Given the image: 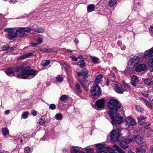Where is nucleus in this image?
I'll return each instance as SVG.
<instances>
[{
    "label": "nucleus",
    "instance_id": "obj_1",
    "mask_svg": "<svg viewBox=\"0 0 153 153\" xmlns=\"http://www.w3.org/2000/svg\"><path fill=\"white\" fill-rule=\"evenodd\" d=\"M37 74L36 71L34 69H30L29 66L26 67L23 71L22 75H18L17 78L22 79H26L29 76L34 77Z\"/></svg>",
    "mask_w": 153,
    "mask_h": 153
},
{
    "label": "nucleus",
    "instance_id": "obj_2",
    "mask_svg": "<svg viewBox=\"0 0 153 153\" xmlns=\"http://www.w3.org/2000/svg\"><path fill=\"white\" fill-rule=\"evenodd\" d=\"M108 107L112 113H116L120 108V105L118 101L115 100H110L107 104Z\"/></svg>",
    "mask_w": 153,
    "mask_h": 153
},
{
    "label": "nucleus",
    "instance_id": "obj_3",
    "mask_svg": "<svg viewBox=\"0 0 153 153\" xmlns=\"http://www.w3.org/2000/svg\"><path fill=\"white\" fill-rule=\"evenodd\" d=\"M108 114L110 116L111 123L113 126H116L117 124H120L123 123V117L118 114H117L114 116V114L110 111L108 112Z\"/></svg>",
    "mask_w": 153,
    "mask_h": 153
},
{
    "label": "nucleus",
    "instance_id": "obj_4",
    "mask_svg": "<svg viewBox=\"0 0 153 153\" xmlns=\"http://www.w3.org/2000/svg\"><path fill=\"white\" fill-rule=\"evenodd\" d=\"M4 31L7 33V37L9 39L13 40L18 36L16 28H7L5 29Z\"/></svg>",
    "mask_w": 153,
    "mask_h": 153
},
{
    "label": "nucleus",
    "instance_id": "obj_5",
    "mask_svg": "<svg viewBox=\"0 0 153 153\" xmlns=\"http://www.w3.org/2000/svg\"><path fill=\"white\" fill-rule=\"evenodd\" d=\"M120 130L117 128L113 130L111 132V141L114 142H119L121 138V136L120 132Z\"/></svg>",
    "mask_w": 153,
    "mask_h": 153
},
{
    "label": "nucleus",
    "instance_id": "obj_6",
    "mask_svg": "<svg viewBox=\"0 0 153 153\" xmlns=\"http://www.w3.org/2000/svg\"><path fill=\"white\" fill-rule=\"evenodd\" d=\"M16 30L19 36L20 37H22L23 36L27 35L26 33L30 32L31 30V29L29 27H19L16 28Z\"/></svg>",
    "mask_w": 153,
    "mask_h": 153
},
{
    "label": "nucleus",
    "instance_id": "obj_7",
    "mask_svg": "<svg viewBox=\"0 0 153 153\" xmlns=\"http://www.w3.org/2000/svg\"><path fill=\"white\" fill-rule=\"evenodd\" d=\"M140 61V58L138 56H135L130 60L128 65L130 68H133Z\"/></svg>",
    "mask_w": 153,
    "mask_h": 153
},
{
    "label": "nucleus",
    "instance_id": "obj_8",
    "mask_svg": "<svg viewBox=\"0 0 153 153\" xmlns=\"http://www.w3.org/2000/svg\"><path fill=\"white\" fill-rule=\"evenodd\" d=\"M90 92L94 97L99 96L101 94L100 89L99 85L96 84L93 85Z\"/></svg>",
    "mask_w": 153,
    "mask_h": 153
},
{
    "label": "nucleus",
    "instance_id": "obj_9",
    "mask_svg": "<svg viewBox=\"0 0 153 153\" xmlns=\"http://www.w3.org/2000/svg\"><path fill=\"white\" fill-rule=\"evenodd\" d=\"M112 85L114 86V89L115 91L119 94H122L124 92V89L123 88V86L121 85H119L118 83H113Z\"/></svg>",
    "mask_w": 153,
    "mask_h": 153
},
{
    "label": "nucleus",
    "instance_id": "obj_10",
    "mask_svg": "<svg viewBox=\"0 0 153 153\" xmlns=\"http://www.w3.org/2000/svg\"><path fill=\"white\" fill-rule=\"evenodd\" d=\"M126 123L125 125L129 127L131 126H133L136 124L135 120L132 117H128L127 118L125 121Z\"/></svg>",
    "mask_w": 153,
    "mask_h": 153
},
{
    "label": "nucleus",
    "instance_id": "obj_11",
    "mask_svg": "<svg viewBox=\"0 0 153 153\" xmlns=\"http://www.w3.org/2000/svg\"><path fill=\"white\" fill-rule=\"evenodd\" d=\"M105 100L104 99H102L97 100L96 103V106L97 110L102 109L104 106Z\"/></svg>",
    "mask_w": 153,
    "mask_h": 153
},
{
    "label": "nucleus",
    "instance_id": "obj_12",
    "mask_svg": "<svg viewBox=\"0 0 153 153\" xmlns=\"http://www.w3.org/2000/svg\"><path fill=\"white\" fill-rule=\"evenodd\" d=\"M25 67L24 65H21L19 66H17L16 67L14 68V70L15 72H16L17 74V77L18 75H22V73L24 70Z\"/></svg>",
    "mask_w": 153,
    "mask_h": 153
},
{
    "label": "nucleus",
    "instance_id": "obj_13",
    "mask_svg": "<svg viewBox=\"0 0 153 153\" xmlns=\"http://www.w3.org/2000/svg\"><path fill=\"white\" fill-rule=\"evenodd\" d=\"M97 153H108L105 150V146L104 145L100 144H96Z\"/></svg>",
    "mask_w": 153,
    "mask_h": 153
},
{
    "label": "nucleus",
    "instance_id": "obj_14",
    "mask_svg": "<svg viewBox=\"0 0 153 153\" xmlns=\"http://www.w3.org/2000/svg\"><path fill=\"white\" fill-rule=\"evenodd\" d=\"M144 56L146 59L153 57V47L149 50L146 51L144 54Z\"/></svg>",
    "mask_w": 153,
    "mask_h": 153
},
{
    "label": "nucleus",
    "instance_id": "obj_15",
    "mask_svg": "<svg viewBox=\"0 0 153 153\" xmlns=\"http://www.w3.org/2000/svg\"><path fill=\"white\" fill-rule=\"evenodd\" d=\"M146 68V66L145 64H140L136 67L135 70L137 72H140L145 70Z\"/></svg>",
    "mask_w": 153,
    "mask_h": 153
},
{
    "label": "nucleus",
    "instance_id": "obj_16",
    "mask_svg": "<svg viewBox=\"0 0 153 153\" xmlns=\"http://www.w3.org/2000/svg\"><path fill=\"white\" fill-rule=\"evenodd\" d=\"M34 51H32L30 52L27 53L22 56L19 57V59H23L29 57L30 56H33L35 53Z\"/></svg>",
    "mask_w": 153,
    "mask_h": 153
},
{
    "label": "nucleus",
    "instance_id": "obj_17",
    "mask_svg": "<svg viewBox=\"0 0 153 153\" xmlns=\"http://www.w3.org/2000/svg\"><path fill=\"white\" fill-rule=\"evenodd\" d=\"M88 73V71L86 68H84L80 72H78L77 75L78 76H81L83 77L86 76Z\"/></svg>",
    "mask_w": 153,
    "mask_h": 153
},
{
    "label": "nucleus",
    "instance_id": "obj_18",
    "mask_svg": "<svg viewBox=\"0 0 153 153\" xmlns=\"http://www.w3.org/2000/svg\"><path fill=\"white\" fill-rule=\"evenodd\" d=\"M138 81V77L136 75L133 76L131 78V85L134 87H135Z\"/></svg>",
    "mask_w": 153,
    "mask_h": 153
},
{
    "label": "nucleus",
    "instance_id": "obj_19",
    "mask_svg": "<svg viewBox=\"0 0 153 153\" xmlns=\"http://www.w3.org/2000/svg\"><path fill=\"white\" fill-rule=\"evenodd\" d=\"M89 81V80L87 79L86 76H84L83 77V78L82 79V82L81 83L82 86L87 91H88V85H85V83Z\"/></svg>",
    "mask_w": 153,
    "mask_h": 153
},
{
    "label": "nucleus",
    "instance_id": "obj_20",
    "mask_svg": "<svg viewBox=\"0 0 153 153\" xmlns=\"http://www.w3.org/2000/svg\"><path fill=\"white\" fill-rule=\"evenodd\" d=\"M137 138V135H135L133 136L132 138H127L124 141L127 145H128V144L131 143L134 140L136 139Z\"/></svg>",
    "mask_w": 153,
    "mask_h": 153
},
{
    "label": "nucleus",
    "instance_id": "obj_21",
    "mask_svg": "<svg viewBox=\"0 0 153 153\" xmlns=\"http://www.w3.org/2000/svg\"><path fill=\"white\" fill-rule=\"evenodd\" d=\"M103 77V75L101 74L97 75L96 78L95 83L97 84L100 83L102 81Z\"/></svg>",
    "mask_w": 153,
    "mask_h": 153
},
{
    "label": "nucleus",
    "instance_id": "obj_22",
    "mask_svg": "<svg viewBox=\"0 0 153 153\" xmlns=\"http://www.w3.org/2000/svg\"><path fill=\"white\" fill-rule=\"evenodd\" d=\"M137 136V138L136 139L134 140L135 141L140 144H142L145 141V140L142 137H139L138 134L136 135Z\"/></svg>",
    "mask_w": 153,
    "mask_h": 153
},
{
    "label": "nucleus",
    "instance_id": "obj_23",
    "mask_svg": "<svg viewBox=\"0 0 153 153\" xmlns=\"http://www.w3.org/2000/svg\"><path fill=\"white\" fill-rule=\"evenodd\" d=\"M122 85L123 87V88L124 89V91H128V90H131V87L124 81H123Z\"/></svg>",
    "mask_w": 153,
    "mask_h": 153
},
{
    "label": "nucleus",
    "instance_id": "obj_24",
    "mask_svg": "<svg viewBox=\"0 0 153 153\" xmlns=\"http://www.w3.org/2000/svg\"><path fill=\"white\" fill-rule=\"evenodd\" d=\"M15 72L14 68H10L7 69L6 73L8 76H11V75H14Z\"/></svg>",
    "mask_w": 153,
    "mask_h": 153
},
{
    "label": "nucleus",
    "instance_id": "obj_25",
    "mask_svg": "<svg viewBox=\"0 0 153 153\" xmlns=\"http://www.w3.org/2000/svg\"><path fill=\"white\" fill-rule=\"evenodd\" d=\"M146 151V149L144 146H142L139 148H136V153H145Z\"/></svg>",
    "mask_w": 153,
    "mask_h": 153
},
{
    "label": "nucleus",
    "instance_id": "obj_26",
    "mask_svg": "<svg viewBox=\"0 0 153 153\" xmlns=\"http://www.w3.org/2000/svg\"><path fill=\"white\" fill-rule=\"evenodd\" d=\"M80 150V148L77 146H73L71 149V153H77Z\"/></svg>",
    "mask_w": 153,
    "mask_h": 153
},
{
    "label": "nucleus",
    "instance_id": "obj_27",
    "mask_svg": "<svg viewBox=\"0 0 153 153\" xmlns=\"http://www.w3.org/2000/svg\"><path fill=\"white\" fill-rule=\"evenodd\" d=\"M145 83L148 85H152L153 82L152 79L150 78L146 79L144 80Z\"/></svg>",
    "mask_w": 153,
    "mask_h": 153
},
{
    "label": "nucleus",
    "instance_id": "obj_28",
    "mask_svg": "<svg viewBox=\"0 0 153 153\" xmlns=\"http://www.w3.org/2000/svg\"><path fill=\"white\" fill-rule=\"evenodd\" d=\"M87 11L91 12L94 10V5L93 4H90L87 7Z\"/></svg>",
    "mask_w": 153,
    "mask_h": 153
},
{
    "label": "nucleus",
    "instance_id": "obj_29",
    "mask_svg": "<svg viewBox=\"0 0 153 153\" xmlns=\"http://www.w3.org/2000/svg\"><path fill=\"white\" fill-rule=\"evenodd\" d=\"M86 59L85 58H83L80 62H79L78 63V65L81 68H83L85 66V60Z\"/></svg>",
    "mask_w": 153,
    "mask_h": 153
},
{
    "label": "nucleus",
    "instance_id": "obj_30",
    "mask_svg": "<svg viewBox=\"0 0 153 153\" xmlns=\"http://www.w3.org/2000/svg\"><path fill=\"white\" fill-rule=\"evenodd\" d=\"M148 65L149 67L153 68L150 70V71L153 72V58L149 59L148 61Z\"/></svg>",
    "mask_w": 153,
    "mask_h": 153
},
{
    "label": "nucleus",
    "instance_id": "obj_31",
    "mask_svg": "<svg viewBox=\"0 0 153 153\" xmlns=\"http://www.w3.org/2000/svg\"><path fill=\"white\" fill-rule=\"evenodd\" d=\"M51 48H42L40 49V51L42 53H49L51 51Z\"/></svg>",
    "mask_w": 153,
    "mask_h": 153
},
{
    "label": "nucleus",
    "instance_id": "obj_32",
    "mask_svg": "<svg viewBox=\"0 0 153 153\" xmlns=\"http://www.w3.org/2000/svg\"><path fill=\"white\" fill-rule=\"evenodd\" d=\"M50 63V61L49 60H43L42 61L41 65L43 66H46L48 65Z\"/></svg>",
    "mask_w": 153,
    "mask_h": 153
},
{
    "label": "nucleus",
    "instance_id": "obj_33",
    "mask_svg": "<svg viewBox=\"0 0 153 153\" xmlns=\"http://www.w3.org/2000/svg\"><path fill=\"white\" fill-rule=\"evenodd\" d=\"M120 145L121 147L124 149L127 148L128 146L124 141H121L120 143Z\"/></svg>",
    "mask_w": 153,
    "mask_h": 153
},
{
    "label": "nucleus",
    "instance_id": "obj_34",
    "mask_svg": "<svg viewBox=\"0 0 153 153\" xmlns=\"http://www.w3.org/2000/svg\"><path fill=\"white\" fill-rule=\"evenodd\" d=\"M135 108L139 112H142L144 111V109L140 105H137Z\"/></svg>",
    "mask_w": 153,
    "mask_h": 153
},
{
    "label": "nucleus",
    "instance_id": "obj_35",
    "mask_svg": "<svg viewBox=\"0 0 153 153\" xmlns=\"http://www.w3.org/2000/svg\"><path fill=\"white\" fill-rule=\"evenodd\" d=\"M117 0H110L109 1V5L110 7L114 6L116 3Z\"/></svg>",
    "mask_w": 153,
    "mask_h": 153
},
{
    "label": "nucleus",
    "instance_id": "obj_36",
    "mask_svg": "<svg viewBox=\"0 0 153 153\" xmlns=\"http://www.w3.org/2000/svg\"><path fill=\"white\" fill-rule=\"evenodd\" d=\"M9 133L8 129L7 128H4L2 130V133L4 136L7 135Z\"/></svg>",
    "mask_w": 153,
    "mask_h": 153
},
{
    "label": "nucleus",
    "instance_id": "obj_37",
    "mask_svg": "<svg viewBox=\"0 0 153 153\" xmlns=\"http://www.w3.org/2000/svg\"><path fill=\"white\" fill-rule=\"evenodd\" d=\"M55 119L57 120H60L62 119V115L60 113L56 114L55 116Z\"/></svg>",
    "mask_w": 153,
    "mask_h": 153
},
{
    "label": "nucleus",
    "instance_id": "obj_38",
    "mask_svg": "<svg viewBox=\"0 0 153 153\" xmlns=\"http://www.w3.org/2000/svg\"><path fill=\"white\" fill-rule=\"evenodd\" d=\"M145 103L146 105L149 108H152V105L147 100H145Z\"/></svg>",
    "mask_w": 153,
    "mask_h": 153
},
{
    "label": "nucleus",
    "instance_id": "obj_39",
    "mask_svg": "<svg viewBox=\"0 0 153 153\" xmlns=\"http://www.w3.org/2000/svg\"><path fill=\"white\" fill-rule=\"evenodd\" d=\"M105 149L108 150L109 153H116L115 150L111 148L107 147Z\"/></svg>",
    "mask_w": 153,
    "mask_h": 153
},
{
    "label": "nucleus",
    "instance_id": "obj_40",
    "mask_svg": "<svg viewBox=\"0 0 153 153\" xmlns=\"http://www.w3.org/2000/svg\"><path fill=\"white\" fill-rule=\"evenodd\" d=\"M28 113H29L27 111L24 112L22 115V117L24 119L27 118L28 117Z\"/></svg>",
    "mask_w": 153,
    "mask_h": 153
},
{
    "label": "nucleus",
    "instance_id": "obj_41",
    "mask_svg": "<svg viewBox=\"0 0 153 153\" xmlns=\"http://www.w3.org/2000/svg\"><path fill=\"white\" fill-rule=\"evenodd\" d=\"M76 91L78 93H80L82 92L81 89L80 88V85L78 84H76Z\"/></svg>",
    "mask_w": 153,
    "mask_h": 153
},
{
    "label": "nucleus",
    "instance_id": "obj_42",
    "mask_svg": "<svg viewBox=\"0 0 153 153\" xmlns=\"http://www.w3.org/2000/svg\"><path fill=\"white\" fill-rule=\"evenodd\" d=\"M68 97L66 95L62 96L60 98V100L62 101H64L67 99Z\"/></svg>",
    "mask_w": 153,
    "mask_h": 153
},
{
    "label": "nucleus",
    "instance_id": "obj_43",
    "mask_svg": "<svg viewBox=\"0 0 153 153\" xmlns=\"http://www.w3.org/2000/svg\"><path fill=\"white\" fill-rule=\"evenodd\" d=\"M90 57L92 58V61L94 63L96 64L98 60V59L97 58L92 56H90Z\"/></svg>",
    "mask_w": 153,
    "mask_h": 153
},
{
    "label": "nucleus",
    "instance_id": "obj_44",
    "mask_svg": "<svg viewBox=\"0 0 153 153\" xmlns=\"http://www.w3.org/2000/svg\"><path fill=\"white\" fill-rule=\"evenodd\" d=\"M44 31V29L43 28L41 27L34 30L35 32H37L39 33H43Z\"/></svg>",
    "mask_w": 153,
    "mask_h": 153
},
{
    "label": "nucleus",
    "instance_id": "obj_45",
    "mask_svg": "<svg viewBox=\"0 0 153 153\" xmlns=\"http://www.w3.org/2000/svg\"><path fill=\"white\" fill-rule=\"evenodd\" d=\"M145 119V117L143 116H140L139 117L137 118L139 124H141L140 123V121L143 120H144Z\"/></svg>",
    "mask_w": 153,
    "mask_h": 153
},
{
    "label": "nucleus",
    "instance_id": "obj_46",
    "mask_svg": "<svg viewBox=\"0 0 153 153\" xmlns=\"http://www.w3.org/2000/svg\"><path fill=\"white\" fill-rule=\"evenodd\" d=\"M36 41L37 42V44H38V45H39L42 42L43 39L39 37L36 40Z\"/></svg>",
    "mask_w": 153,
    "mask_h": 153
},
{
    "label": "nucleus",
    "instance_id": "obj_47",
    "mask_svg": "<svg viewBox=\"0 0 153 153\" xmlns=\"http://www.w3.org/2000/svg\"><path fill=\"white\" fill-rule=\"evenodd\" d=\"M62 65L63 66V68L66 71L67 70V69L69 66V65L66 63L63 62L62 63Z\"/></svg>",
    "mask_w": 153,
    "mask_h": 153
},
{
    "label": "nucleus",
    "instance_id": "obj_48",
    "mask_svg": "<svg viewBox=\"0 0 153 153\" xmlns=\"http://www.w3.org/2000/svg\"><path fill=\"white\" fill-rule=\"evenodd\" d=\"M56 80L59 82H62L63 80V78L61 76L59 75L56 77Z\"/></svg>",
    "mask_w": 153,
    "mask_h": 153
},
{
    "label": "nucleus",
    "instance_id": "obj_49",
    "mask_svg": "<svg viewBox=\"0 0 153 153\" xmlns=\"http://www.w3.org/2000/svg\"><path fill=\"white\" fill-rule=\"evenodd\" d=\"M49 108L50 109L54 110L56 108V106L54 104H51L50 105Z\"/></svg>",
    "mask_w": 153,
    "mask_h": 153
},
{
    "label": "nucleus",
    "instance_id": "obj_50",
    "mask_svg": "<svg viewBox=\"0 0 153 153\" xmlns=\"http://www.w3.org/2000/svg\"><path fill=\"white\" fill-rule=\"evenodd\" d=\"M45 123L46 122L42 119H40L39 121V123L42 125H44L45 124Z\"/></svg>",
    "mask_w": 153,
    "mask_h": 153
},
{
    "label": "nucleus",
    "instance_id": "obj_51",
    "mask_svg": "<svg viewBox=\"0 0 153 153\" xmlns=\"http://www.w3.org/2000/svg\"><path fill=\"white\" fill-rule=\"evenodd\" d=\"M85 150L87 153H93L94 150L92 149H86Z\"/></svg>",
    "mask_w": 153,
    "mask_h": 153
},
{
    "label": "nucleus",
    "instance_id": "obj_52",
    "mask_svg": "<svg viewBox=\"0 0 153 153\" xmlns=\"http://www.w3.org/2000/svg\"><path fill=\"white\" fill-rule=\"evenodd\" d=\"M30 150V148L29 147H26L24 149L25 152L28 153Z\"/></svg>",
    "mask_w": 153,
    "mask_h": 153
},
{
    "label": "nucleus",
    "instance_id": "obj_53",
    "mask_svg": "<svg viewBox=\"0 0 153 153\" xmlns=\"http://www.w3.org/2000/svg\"><path fill=\"white\" fill-rule=\"evenodd\" d=\"M29 44L31 45V46L33 47H36L38 45L37 42L35 43L33 42H30Z\"/></svg>",
    "mask_w": 153,
    "mask_h": 153
},
{
    "label": "nucleus",
    "instance_id": "obj_54",
    "mask_svg": "<svg viewBox=\"0 0 153 153\" xmlns=\"http://www.w3.org/2000/svg\"><path fill=\"white\" fill-rule=\"evenodd\" d=\"M32 114L34 116H36L37 115V112L35 110H33L31 112Z\"/></svg>",
    "mask_w": 153,
    "mask_h": 153
},
{
    "label": "nucleus",
    "instance_id": "obj_55",
    "mask_svg": "<svg viewBox=\"0 0 153 153\" xmlns=\"http://www.w3.org/2000/svg\"><path fill=\"white\" fill-rule=\"evenodd\" d=\"M8 45H7V46H4L2 47V50L4 51H5L6 50H8Z\"/></svg>",
    "mask_w": 153,
    "mask_h": 153
},
{
    "label": "nucleus",
    "instance_id": "obj_56",
    "mask_svg": "<svg viewBox=\"0 0 153 153\" xmlns=\"http://www.w3.org/2000/svg\"><path fill=\"white\" fill-rule=\"evenodd\" d=\"M74 61H76L78 60L77 58L76 57H75L74 56H72L70 57Z\"/></svg>",
    "mask_w": 153,
    "mask_h": 153
},
{
    "label": "nucleus",
    "instance_id": "obj_57",
    "mask_svg": "<svg viewBox=\"0 0 153 153\" xmlns=\"http://www.w3.org/2000/svg\"><path fill=\"white\" fill-rule=\"evenodd\" d=\"M17 0H10L9 1V2L10 4H13L17 2Z\"/></svg>",
    "mask_w": 153,
    "mask_h": 153
},
{
    "label": "nucleus",
    "instance_id": "obj_58",
    "mask_svg": "<svg viewBox=\"0 0 153 153\" xmlns=\"http://www.w3.org/2000/svg\"><path fill=\"white\" fill-rule=\"evenodd\" d=\"M14 50V49L13 47L9 48L8 47V51L10 52H11L13 51Z\"/></svg>",
    "mask_w": 153,
    "mask_h": 153
},
{
    "label": "nucleus",
    "instance_id": "obj_59",
    "mask_svg": "<svg viewBox=\"0 0 153 153\" xmlns=\"http://www.w3.org/2000/svg\"><path fill=\"white\" fill-rule=\"evenodd\" d=\"M10 113V110H7L5 111V114L6 115L9 114Z\"/></svg>",
    "mask_w": 153,
    "mask_h": 153
},
{
    "label": "nucleus",
    "instance_id": "obj_60",
    "mask_svg": "<svg viewBox=\"0 0 153 153\" xmlns=\"http://www.w3.org/2000/svg\"><path fill=\"white\" fill-rule=\"evenodd\" d=\"M149 30L150 31L153 33V26H151L150 27Z\"/></svg>",
    "mask_w": 153,
    "mask_h": 153
},
{
    "label": "nucleus",
    "instance_id": "obj_61",
    "mask_svg": "<svg viewBox=\"0 0 153 153\" xmlns=\"http://www.w3.org/2000/svg\"><path fill=\"white\" fill-rule=\"evenodd\" d=\"M74 42L76 44H78L79 43V41L78 39L76 38L74 39Z\"/></svg>",
    "mask_w": 153,
    "mask_h": 153
},
{
    "label": "nucleus",
    "instance_id": "obj_62",
    "mask_svg": "<svg viewBox=\"0 0 153 153\" xmlns=\"http://www.w3.org/2000/svg\"><path fill=\"white\" fill-rule=\"evenodd\" d=\"M121 48L122 50H124L126 48V46L124 45H121Z\"/></svg>",
    "mask_w": 153,
    "mask_h": 153
},
{
    "label": "nucleus",
    "instance_id": "obj_63",
    "mask_svg": "<svg viewBox=\"0 0 153 153\" xmlns=\"http://www.w3.org/2000/svg\"><path fill=\"white\" fill-rule=\"evenodd\" d=\"M63 151L64 153H68V151L66 149H64Z\"/></svg>",
    "mask_w": 153,
    "mask_h": 153
},
{
    "label": "nucleus",
    "instance_id": "obj_64",
    "mask_svg": "<svg viewBox=\"0 0 153 153\" xmlns=\"http://www.w3.org/2000/svg\"><path fill=\"white\" fill-rule=\"evenodd\" d=\"M150 151L152 153H153V145H152L150 147Z\"/></svg>",
    "mask_w": 153,
    "mask_h": 153
}]
</instances>
